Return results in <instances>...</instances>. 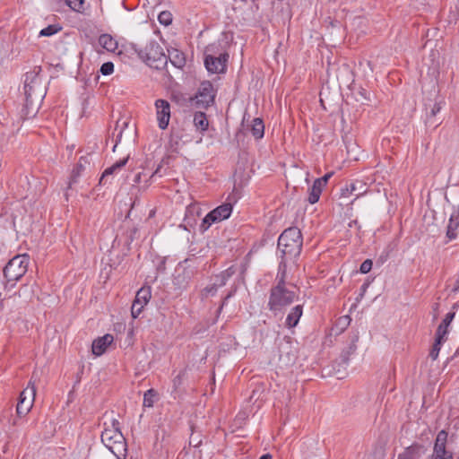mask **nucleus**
<instances>
[{
    "instance_id": "f257e3e1",
    "label": "nucleus",
    "mask_w": 459,
    "mask_h": 459,
    "mask_svg": "<svg viewBox=\"0 0 459 459\" xmlns=\"http://www.w3.org/2000/svg\"><path fill=\"white\" fill-rule=\"evenodd\" d=\"M130 46L138 57L150 67L160 70L167 66V55L156 40L150 39L144 46L137 43H131Z\"/></svg>"
},
{
    "instance_id": "f03ea898",
    "label": "nucleus",
    "mask_w": 459,
    "mask_h": 459,
    "mask_svg": "<svg viewBox=\"0 0 459 459\" xmlns=\"http://www.w3.org/2000/svg\"><path fill=\"white\" fill-rule=\"evenodd\" d=\"M302 245V233L299 228L290 227L284 230L278 238L281 258L291 260L298 257L301 253Z\"/></svg>"
},
{
    "instance_id": "7ed1b4c3",
    "label": "nucleus",
    "mask_w": 459,
    "mask_h": 459,
    "mask_svg": "<svg viewBox=\"0 0 459 459\" xmlns=\"http://www.w3.org/2000/svg\"><path fill=\"white\" fill-rule=\"evenodd\" d=\"M204 65L209 73L223 74L227 70L229 53L221 51V43L209 44L204 49Z\"/></svg>"
},
{
    "instance_id": "20e7f679",
    "label": "nucleus",
    "mask_w": 459,
    "mask_h": 459,
    "mask_svg": "<svg viewBox=\"0 0 459 459\" xmlns=\"http://www.w3.org/2000/svg\"><path fill=\"white\" fill-rule=\"evenodd\" d=\"M30 257L28 255H18L13 257L4 266L3 273L6 280L5 288L9 286L12 288L15 285L16 281L27 273Z\"/></svg>"
},
{
    "instance_id": "39448f33",
    "label": "nucleus",
    "mask_w": 459,
    "mask_h": 459,
    "mask_svg": "<svg viewBox=\"0 0 459 459\" xmlns=\"http://www.w3.org/2000/svg\"><path fill=\"white\" fill-rule=\"evenodd\" d=\"M297 299V294L286 286H273L270 290L268 309L274 314L291 305Z\"/></svg>"
},
{
    "instance_id": "423d86ee",
    "label": "nucleus",
    "mask_w": 459,
    "mask_h": 459,
    "mask_svg": "<svg viewBox=\"0 0 459 459\" xmlns=\"http://www.w3.org/2000/svg\"><path fill=\"white\" fill-rule=\"evenodd\" d=\"M216 91L210 81H204L200 83L195 95L190 99L191 106L196 108L206 109L214 102Z\"/></svg>"
},
{
    "instance_id": "0eeeda50",
    "label": "nucleus",
    "mask_w": 459,
    "mask_h": 459,
    "mask_svg": "<svg viewBox=\"0 0 459 459\" xmlns=\"http://www.w3.org/2000/svg\"><path fill=\"white\" fill-rule=\"evenodd\" d=\"M232 212V204L230 203H225L210 212L203 219L200 225L201 231H206L213 223L220 222L228 219Z\"/></svg>"
},
{
    "instance_id": "6e6552de",
    "label": "nucleus",
    "mask_w": 459,
    "mask_h": 459,
    "mask_svg": "<svg viewBox=\"0 0 459 459\" xmlns=\"http://www.w3.org/2000/svg\"><path fill=\"white\" fill-rule=\"evenodd\" d=\"M36 395V387L31 380L28 386L20 394L16 405V413L19 418L26 415L32 408Z\"/></svg>"
},
{
    "instance_id": "1a4fd4ad",
    "label": "nucleus",
    "mask_w": 459,
    "mask_h": 459,
    "mask_svg": "<svg viewBox=\"0 0 459 459\" xmlns=\"http://www.w3.org/2000/svg\"><path fill=\"white\" fill-rule=\"evenodd\" d=\"M448 433L442 429L440 430L436 437L433 452L429 455V459H455L454 454L446 449Z\"/></svg>"
},
{
    "instance_id": "9d476101",
    "label": "nucleus",
    "mask_w": 459,
    "mask_h": 459,
    "mask_svg": "<svg viewBox=\"0 0 459 459\" xmlns=\"http://www.w3.org/2000/svg\"><path fill=\"white\" fill-rule=\"evenodd\" d=\"M152 297L151 287H142L135 295L131 307V314L134 318H137L142 313L143 307L149 302Z\"/></svg>"
},
{
    "instance_id": "9b49d317",
    "label": "nucleus",
    "mask_w": 459,
    "mask_h": 459,
    "mask_svg": "<svg viewBox=\"0 0 459 459\" xmlns=\"http://www.w3.org/2000/svg\"><path fill=\"white\" fill-rule=\"evenodd\" d=\"M103 444L117 459L126 458L127 445L122 433L111 437L109 443Z\"/></svg>"
},
{
    "instance_id": "f8f14e48",
    "label": "nucleus",
    "mask_w": 459,
    "mask_h": 459,
    "mask_svg": "<svg viewBox=\"0 0 459 459\" xmlns=\"http://www.w3.org/2000/svg\"><path fill=\"white\" fill-rule=\"evenodd\" d=\"M91 157L90 154L80 157L77 164L73 169L69 178L68 186L65 191V196L68 197V191L72 189V186L78 182V178L81 177L83 171L86 170L87 167L91 168Z\"/></svg>"
},
{
    "instance_id": "ddd939ff",
    "label": "nucleus",
    "mask_w": 459,
    "mask_h": 459,
    "mask_svg": "<svg viewBox=\"0 0 459 459\" xmlns=\"http://www.w3.org/2000/svg\"><path fill=\"white\" fill-rule=\"evenodd\" d=\"M155 108L159 127L165 130L170 120V104L165 100L159 99L155 101Z\"/></svg>"
},
{
    "instance_id": "4468645a",
    "label": "nucleus",
    "mask_w": 459,
    "mask_h": 459,
    "mask_svg": "<svg viewBox=\"0 0 459 459\" xmlns=\"http://www.w3.org/2000/svg\"><path fill=\"white\" fill-rule=\"evenodd\" d=\"M40 101H37L35 99H31V97H25V102L21 110V118L22 120H27L34 117L39 108Z\"/></svg>"
},
{
    "instance_id": "2eb2a0df",
    "label": "nucleus",
    "mask_w": 459,
    "mask_h": 459,
    "mask_svg": "<svg viewBox=\"0 0 459 459\" xmlns=\"http://www.w3.org/2000/svg\"><path fill=\"white\" fill-rule=\"evenodd\" d=\"M113 340V336L109 333L95 339L91 345L92 353L97 356L102 355L106 351L108 345L112 343Z\"/></svg>"
},
{
    "instance_id": "dca6fc26",
    "label": "nucleus",
    "mask_w": 459,
    "mask_h": 459,
    "mask_svg": "<svg viewBox=\"0 0 459 459\" xmlns=\"http://www.w3.org/2000/svg\"><path fill=\"white\" fill-rule=\"evenodd\" d=\"M104 425L106 427L101 433V442L102 443H109L111 437L122 433L120 430V423L116 419H113L111 420L109 426H107V423H104Z\"/></svg>"
},
{
    "instance_id": "f3484780",
    "label": "nucleus",
    "mask_w": 459,
    "mask_h": 459,
    "mask_svg": "<svg viewBox=\"0 0 459 459\" xmlns=\"http://www.w3.org/2000/svg\"><path fill=\"white\" fill-rule=\"evenodd\" d=\"M178 271L179 269L177 270L178 274L175 276V284L184 288L188 284L189 281L194 276L195 269L192 267H184L181 273Z\"/></svg>"
},
{
    "instance_id": "a211bd4d",
    "label": "nucleus",
    "mask_w": 459,
    "mask_h": 459,
    "mask_svg": "<svg viewBox=\"0 0 459 459\" xmlns=\"http://www.w3.org/2000/svg\"><path fill=\"white\" fill-rule=\"evenodd\" d=\"M455 311L448 312L446 315L445 318L442 320V322L440 323V325H438V327L436 331L437 337L446 340V335L448 333V327H449L451 322L453 321V319L455 318Z\"/></svg>"
},
{
    "instance_id": "6ab92c4d",
    "label": "nucleus",
    "mask_w": 459,
    "mask_h": 459,
    "mask_svg": "<svg viewBox=\"0 0 459 459\" xmlns=\"http://www.w3.org/2000/svg\"><path fill=\"white\" fill-rule=\"evenodd\" d=\"M303 313V306L302 305H297L294 307L291 308L290 313L288 314L285 321V325L289 328L295 327Z\"/></svg>"
},
{
    "instance_id": "aec40b11",
    "label": "nucleus",
    "mask_w": 459,
    "mask_h": 459,
    "mask_svg": "<svg viewBox=\"0 0 459 459\" xmlns=\"http://www.w3.org/2000/svg\"><path fill=\"white\" fill-rule=\"evenodd\" d=\"M99 44L108 52H115L117 49V41L109 34L104 33L99 37Z\"/></svg>"
},
{
    "instance_id": "412c9836",
    "label": "nucleus",
    "mask_w": 459,
    "mask_h": 459,
    "mask_svg": "<svg viewBox=\"0 0 459 459\" xmlns=\"http://www.w3.org/2000/svg\"><path fill=\"white\" fill-rule=\"evenodd\" d=\"M24 95L25 97H31V99H35L37 101H41L45 92L42 85L30 84L28 86L24 85Z\"/></svg>"
},
{
    "instance_id": "4be33fe9",
    "label": "nucleus",
    "mask_w": 459,
    "mask_h": 459,
    "mask_svg": "<svg viewBox=\"0 0 459 459\" xmlns=\"http://www.w3.org/2000/svg\"><path fill=\"white\" fill-rule=\"evenodd\" d=\"M170 63L177 68H183L186 65V57L183 52L178 49L169 50L167 56Z\"/></svg>"
},
{
    "instance_id": "5701e85b",
    "label": "nucleus",
    "mask_w": 459,
    "mask_h": 459,
    "mask_svg": "<svg viewBox=\"0 0 459 459\" xmlns=\"http://www.w3.org/2000/svg\"><path fill=\"white\" fill-rule=\"evenodd\" d=\"M129 159V156L115 162L112 166L107 168L104 172L102 173V176L100 178V184H106V178L108 177V176H111L113 175V173L115 171H117V169H120L121 168H123L127 160Z\"/></svg>"
},
{
    "instance_id": "b1692460",
    "label": "nucleus",
    "mask_w": 459,
    "mask_h": 459,
    "mask_svg": "<svg viewBox=\"0 0 459 459\" xmlns=\"http://www.w3.org/2000/svg\"><path fill=\"white\" fill-rule=\"evenodd\" d=\"M287 261L288 259L281 258L276 275V284L274 286H286L287 279Z\"/></svg>"
},
{
    "instance_id": "393cba45",
    "label": "nucleus",
    "mask_w": 459,
    "mask_h": 459,
    "mask_svg": "<svg viewBox=\"0 0 459 459\" xmlns=\"http://www.w3.org/2000/svg\"><path fill=\"white\" fill-rule=\"evenodd\" d=\"M236 273L234 266H230L228 269L222 271L221 273L215 275L214 282L216 286L223 287L226 285L230 278H231Z\"/></svg>"
},
{
    "instance_id": "a878e982",
    "label": "nucleus",
    "mask_w": 459,
    "mask_h": 459,
    "mask_svg": "<svg viewBox=\"0 0 459 459\" xmlns=\"http://www.w3.org/2000/svg\"><path fill=\"white\" fill-rule=\"evenodd\" d=\"M194 125L197 130L202 132L206 131L209 126V122L206 114L202 111L195 112L194 115Z\"/></svg>"
},
{
    "instance_id": "bb28decb",
    "label": "nucleus",
    "mask_w": 459,
    "mask_h": 459,
    "mask_svg": "<svg viewBox=\"0 0 459 459\" xmlns=\"http://www.w3.org/2000/svg\"><path fill=\"white\" fill-rule=\"evenodd\" d=\"M41 72L40 66H34L33 70L26 73L24 85L28 86L30 84L41 85V80L39 78V73Z\"/></svg>"
},
{
    "instance_id": "cd10ccee",
    "label": "nucleus",
    "mask_w": 459,
    "mask_h": 459,
    "mask_svg": "<svg viewBox=\"0 0 459 459\" xmlns=\"http://www.w3.org/2000/svg\"><path fill=\"white\" fill-rule=\"evenodd\" d=\"M324 186L318 185L316 180L314 181L313 185L309 188L307 201L309 204H314L318 202Z\"/></svg>"
},
{
    "instance_id": "c85d7f7f",
    "label": "nucleus",
    "mask_w": 459,
    "mask_h": 459,
    "mask_svg": "<svg viewBox=\"0 0 459 459\" xmlns=\"http://www.w3.org/2000/svg\"><path fill=\"white\" fill-rule=\"evenodd\" d=\"M251 133L255 139H261L264 134V125L261 118H254L251 126Z\"/></svg>"
},
{
    "instance_id": "c756f323",
    "label": "nucleus",
    "mask_w": 459,
    "mask_h": 459,
    "mask_svg": "<svg viewBox=\"0 0 459 459\" xmlns=\"http://www.w3.org/2000/svg\"><path fill=\"white\" fill-rule=\"evenodd\" d=\"M423 446L420 444H413L408 446L403 453L398 455L397 459H414V455L418 454Z\"/></svg>"
},
{
    "instance_id": "7c9ffc66",
    "label": "nucleus",
    "mask_w": 459,
    "mask_h": 459,
    "mask_svg": "<svg viewBox=\"0 0 459 459\" xmlns=\"http://www.w3.org/2000/svg\"><path fill=\"white\" fill-rule=\"evenodd\" d=\"M157 396V392L154 389L147 390L143 394V406L144 407H152L154 403V399Z\"/></svg>"
},
{
    "instance_id": "2f4dec72",
    "label": "nucleus",
    "mask_w": 459,
    "mask_h": 459,
    "mask_svg": "<svg viewBox=\"0 0 459 459\" xmlns=\"http://www.w3.org/2000/svg\"><path fill=\"white\" fill-rule=\"evenodd\" d=\"M62 30V27L58 24H51L42 29L39 31V37H50L57 33Z\"/></svg>"
},
{
    "instance_id": "473e14b6",
    "label": "nucleus",
    "mask_w": 459,
    "mask_h": 459,
    "mask_svg": "<svg viewBox=\"0 0 459 459\" xmlns=\"http://www.w3.org/2000/svg\"><path fill=\"white\" fill-rule=\"evenodd\" d=\"M445 341H446L445 339L438 338V337L435 336V342L429 351V357L433 360H436L437 359L441 345Z\"/></svg>"
},
{
    "instance_id": "72a5a7b5",
    "label": "nucleus",
    "mask_w": 459,
    "mask_h": 459,
    "mask_svg": "<svg viewBox=\"0 0 459 459\" xmlns=\"http://www.w3.org/2000/svg\"><path fill=\"white\" fill-rule=\"evenodd\" d=\"M66 4L74 11L82 12L84 9V0H65Z\"/></svg>"
},
{
    "instance_id": "f704fd0d",
    "label": "nucleus",
    "mask_w": 459,
    "mask_h": 459,
    "mask_svg": "<svg viewBox=\"0 0 459 459\" xmlns=\"http://www.w3.org/2000/svg\"><path fill=\"white\" fill-rule=\"evenodd\" d=\"M158 20L160 23L168 26L172 22V15L169 11H163L160 13Z\"/></svg>"
},
{
    "instance_id": "c9c22d12",
    "label": "nucleus",
    "mask_w": 459,
    "mask_h": 459,
    "mask_svg": "<svg viewBox=\"0 0 459 459\" xmlns=\"http://www.w3.org/2000/svg\"><path fill=\"white\" fill-rule=\"evenodd\" d=\"M220 287L219 286H216L215 285V282H213L212 284L209 285V286H206L203 290H202V295L203 297L204 298H207L209 296H214L216 293H217V290Z\"/></svg>"
},
{
    "instance_id": "e433bc0d",
    "label": "nucleus",
    "mask_w": 459,
    "mask_h": 459,
    "mask_svg": "<svg viewBox=\"0 0 459 459\" xmlns=\"http://www.w3.org/2000/svg\"><path fill=\"white\" fill-rule=\"evenodd\" d=\"M185 372L180 371L172 380L173 384V392H178L179 387L181 386L183 383V377H184Z\"/></svg>"
},
{
    "instance_id": "4c0bfd02",
    "label": "nucleus",
    "mask_w": 459,
    "mask_h": 459,
    "mask_svg": "<svg viewBox=\"0 0 459 459\" xmlns=\"http://www.w3.org/2000/svg\"><path fill=\"white\" fill-rule=\"evenodd\" d=\"M100 72L103 75H109L114 72V64L112 62H106L101 65Z\"/></svg>"
},
{
    "instance_id": "58836bf2",
    "label": "nucleus",
    "mask_w": 459,
    "mask_h": 459,
    "mask_svg": "<svg viewBox=\"0 0 459 459\" xmlns=\"http://www.w3.org/2000/svg\"><path fill=\"white\" fill-rule=\"evenodd\" d=\"M236 291H237V287H236V286L232 287V288H231V290H230V292H229V293L224 297V299H222V302H221V306H220V307H219V308H218V313H221V310H222L223 307L227 304L228 300H229L232 296H234V295H235Z\"/></svg>"
},
{
    "instance_id": "ea45409f",
    "label": "nucleus",
    "mask_w": 459,
    "mask_h": 459,
    "mask_svg": "<svg viewBox=\"0 0 459 459\" xmlns=\"http://www.w3.org/2000/svg\"><path fill=\"white\" fill-rule=\"evenodd\" d=\"M356 350V346L355 345H351L349 347V350L346 351H343L342 354H341V360H342V363L343 364H347L348 361H349V356L351 354H352Z\"/></svg>"
},
{
    "instance_id": "a19ab883",
    "label": "nucleus",
    "mask_w": 459,
    "mask_h": 459,
    "mask_svg": "<svg viewBox=\"0 0 459 459\" xmlns=\"http://www.w3.org/2000/svg\"><path fill=\"white\" fill-rule=\"evenodd\" d=\"M373 263L370 259H366L359 267V272L361 273H368L372 269Z\"/></svg>"
},
{
    "instance_id": "79ce46f5",
    "label": "nucleus",
    "mask_w": 459,
    "mask_h": 459,
    "mask_svg": "<svg viewBox=\"0 0 459 459\" xmlns=\"http://www.w3.org/2000/svg\"><path fill=\"white\" fill-rule=\"evenodd\" d=\"M442 108V103L441 101H436L430 109L429 115L430 117H435L437 113L440 112Z\"/></svg>"
},
{
    "instance_id": "37998d69",
    "label": "nucleus",
    "mask_w": 459,
    "mask_h": 459,
    "mask_svg": "<svg viewBox=\"0 0 459 459\" xmlns=\"http://www.w3.org/2000/svg\"><path fill=\"white\" fill-rule=\"evenodd\" d=\"M332 176L333 172L326 173L322 178H316V180L318 182V185H322L325 187Z\"/></svg>"
},
{
    "instance_id": "c03bdc74",
    "label": "nucleus",
    "mask_w": 459,
    "mask_h": 459,
    "mask_svg": "<svg viewBox=\"0 0 459 459\" xmlns=\"http://www.w3.org/2000/svg\"><path fill=\"white\" fill-rule=\"evenodd\" d=\"M127 125H128V123L126 121L123 122V124L121 126V129H120L118 134L117 135V143H116V144L113 147V152H115V150L117 148V143L121 140L123 130H124L125 127L127 126Z\"/></svg>"
},
{
    "instance_id": "a18cd8bd",
    "label": "nucleus",
    "mask_w": 459,
    "mask_h": 459,
    "mask_svg": "<svg viewBox=\"0 0 459 459\" xmlns=\"http://www.w3.org/2000/svg\"><path fill=\"white\" fill-rule=\"evenodd\" d=\"M358 94L361 97L360 99H357V100H368L369 98L368 97V91L363 89V88H360L358 91Z\"/></svg>"
},
{
    "instance_id": "49530a36",
    "label": "nucleus",
    "mask_w": 459,
    "mask_h": 459,
    "mask_svg": "<svg viewBox=\"0 0 459 459\" xmlns=\"http://www.w3.org/2000/svg\"><path fill=\"white\" fill-rule=\"evenodd\" d=\"M368 285L369 283L368 282H364L361 287H360V293L359 295V297L357 298V300H359V299H362L365 292L367 291V289L368 288Z\"/></svg>"
},
{
    "instance_id": "de8ad7c7",
    "label": "nucleus",
    "mask_w": 459,
    "mask_h": 459,
    "mask_svg": "<svg viewBox=\"0 0 459 459\" xmlns=\"http://www.w3.org/2000/svg\"><path fill=\"white\" fill-rule=\"evenodd\" d=\"M452 290H453V292L459 291V273L456 276V279H455V285H454Z\"/></svg>"
},
{
    "instance_id": "09e8293b",
    "label": "nucleus",
    "mask_w": 459,
    "mask_h": 459,
    "mask_svg": "<svg viewBox=\"0 0 459 459\" xmlns=\"http://www.w3.org/2000/svg\"><path fill=\"white\" fill-rule=\"evenodd\" d=\"M196 441V438H194V435L192 434L190 437V445H193L195 447L199 446L201 444V440H198L196 443L194 444V442Z\"/></svg>"
},
{
    "instance_id": "8fccbe9b",
    "label": "nucleus",
    "mask_w": 459,
    "mask_h": 459,
    "mask_svg": "<svg viewBox=\"0 0 459 459\" xmlns=\"http://www.w3.org/2000/svg\"><path fill=\"white\" fill-rule=\"evenodd\" d=\"M346 191H347V192H349V193H351V194H352L354 191H356V186H355V184L351 183V184L350 185V187H347V188H346Z\"/></svg>"
},
{
    "instance_id": "3c124183",
    "label": "nucleus",
    "mask_w": 459,
    "mask_h": 459,
    "mask_svg": "<svg viewBox=\"0 0 459 459\" xmlns=\"http://www.w3.org/2000/svg\"><path fill=\"white\" fill-rule=\"evenodd\" d=\"M141 175H142L141 173H137L135 175L134 179V184L140 183V181H141Z\"/></svg>"
},
{
    "instance_id": "603ef678",
    "label": "nucleus",
    "mask_w": 459,
    "mask_h": 459,
    "mask_svg": "<svg viewBox=\"0 0 459 459\" xmlns=\"http://www.w3.org/2000/svg\"><path fill=\"white\" fill-rule=\"evenodd\" d=\"M259 459H273V455L271 454H264Z\"/></svg>"
},
{
    "instance_id": "864d4df0",
    "label": "nucleus",
    "mask_w": 459,
    "mask_h": 459,
    "mask_svg": "<svg viewBox=\"0 0 459 459\" xmlns=\"http://www.w3.org/2000/svg\"><path fill=\"white\" fill-rule=\"evenodd\" d=\"M9 422L11 423L12 426H16L18 425V420L16 419H13V421L11 422V420H9Z\"/></svg>"
},
{
    "instance_id": "5fc2aeb1",
    "label": "nucleus",
    "mask_w": 459,
    "mask_h": 459,
    "mask_svg": "<svg viewBox=\"0 0 459 459\" xmlns=\"http://www.w3.org/2000/svg\"><path fill=\"white\" fill-rule=\"evenodd\" d=\"M155 174H157V170H156V171H154V173H152V177H154V176H155Z\"/></svg>"
},
{
    "instance_id": "6e6d98bb",
    "label": "nucleus",
    "mask_w": 459,
    "mask_h": 459,
    "mask_svg": "<svg viewBox=\"0 0 459 459\" xmlns=\"http://www.w3.org/2000/svg\"><path fill=\"white\" fill-rule=\"evenodd\" d=\"M155 174H157V170H156V171H154V173H152V177H154V176H155Z\"/></svg>"
},
{
    "instance_id": "4d7b16f0",
    "label": "nucleus",
    "mask_w": 459,
    "mask_h": 459,
    "mask_svg": "<svg viewBox=\"0 0 459 459\" xmlns=\"http://www.w3.org/2000/svg\"><path fill=\"white\" fill-rule=\"evenodd\" d=\"M155 174H157V170H156V171H154V173H152V177H154V176H155Z\"/></svg>"
}]
</instances>
